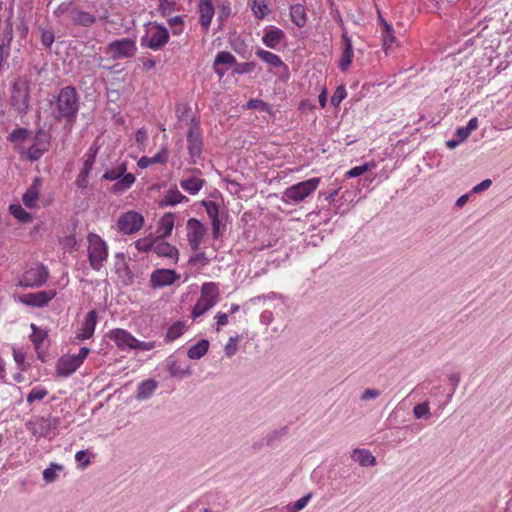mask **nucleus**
<instances>
[{"mask_svg": "<svg viewBox=\"0 0 512 512\" xmlns=\"http://www.w3.org/2000/svg\"><path fill=\"white\" fill-rule=\"evenodd\" d=\"M79 110V95L73 86L62 88L57 96L55 112L53 117L60 122L65 120L69 126H72L76 120Z\"/></svg>", "mask_w": 512, "mask_h": 512, "instance_id": "f257e3e1", "label": "nucleus"}, {"mask_svg": "<svg viewBox=\"0 0 512 512\" xmlns=\"http://www.w3.org/2000/svg\"><path fill=\"white\" fill-rule=\"evenodd\" d=\"M219 287L214 282H206L201 287V295L192 310V317L197 318L212 308L218 301Z\"/></svg>", "mask_w": 512, "mask_h": 512, "instance_id": "f03ea898", "label": "nucleus"}, {"mask_svg": "<svg viewBox=\"0 0 512 512\" xmlns=\"http://www.w3.org/2000/svg\"><path fill=\"white\" fill-rule=\"evenodd\" d=\"M87 238L89 263L94 270L99 271L108 257L107 245L97 234L90 233Z\"/></svg>", "mask_w": 512, "mask_h": 512, "instance_id": "7ed1b4c3", "label": "nucleus"}, {"mask_svg": "<svg viewBox=\"0 0 512 512\" xmlns=\"http://www.w3.org/2000/svg\"><path fill=\"white\" fill-rule=\"evenodd\" d=\"M320 178L314 177L306 181L299 182L285 189L283 197L287 201L295 203L301 202L310 196L318 187Z\"/></svg>", "mask_w": 512, "mask_h": 512, "instance_id": "20e7f679", "label": "nucleus"}, {"mask_svg": "<svg viewBox=\"0 0 512 512\" xmlns=\"http://www.w3.org/2000/svg\"><path fill=\"white\" fill-rule=\"evenodd\" d=\"M29 84L26 79H17L12 88L11 103L19 113H26L29 109Z\"/></svg>", "mask_w": 512, "mask_h": 512, "instance_id": "39448f33", "label": "nucleus"}, {"mask_svg": "<svg viewBox=\"0 0 512 512\" xmlns=\"http://www.w3.org/2000/svg\"><path fill=\"white\" fill-rule=\"evenodd\" d=\"M137 47L134 40L123 38L108 44L106 53L114 60L131 58L136 54Z\"/></svg>", "mask_w": 512, "mask_h": 512, "instance_id": "423d86ee", "label": "nucleus"}, {"mask_svg": "<svg viewBox=\"0 0 512 512\" xmlns=\"http://www.w3.org/2000/svg\"><path fill=\"white\" fill-rule=\"evenodd\" d=\"M48 272L43 265H35L27 270L21 280L20 285L24 287H39L47 280Z\"/></svg>", "mask_w": 512, "mask_h": 512, "instance_id": "0eeeda50", "label": "nucleus"}, {"mask_svg": "<svg viewBox=\"0 0 512 512\" xmlns=\"http://www.w3.org/2000/svg\"><path fill=\"white\" fill-rule=\"evenodd\" d=\"M169 40L168 30L160 25L152 26L147 33L145 45L152 50H159Z\"/></svg>", "mask_w": 512, "mask_h": 512, "instance_id": "6e6552de", "label": "nucleus"}, {"mask_svg": "<svg viewBox=\"0 0 512 512\" xmlns=\"http://www.w3.org/2000/svg\"><path fill=\"white\" fill-rule=\"evenodd\" d=\"M143 221L141 214L130 211L119 218L118 227L125 234H133L141 229Z\"/></svg>", "mask_w": 512, "mask_h": 512, "instance_id": "1a4fd4ad", "label": "nucleus"}, {"mask_svg": "<svg viewBox=\"0 0 512 512\" xmlns=\"http://www.w3.org/2000/svg\"><path fill=\"white\" fill-rule=\"evenodd\" d=\"M187 229L189 245L193 251H197L204 235L206 234V228L200 221L195 218H191L187 222Z\"/></svg>", "mask_w": 512, "mask_h": 512, "instance_id": "9d476101", "label": "nucleus"}, {"mask_svg": "<svg viewBox=\"0 0 512 512\" xmlns=\"http://www.w3.org/2000/svg\"><path fill=\"white\" fill-rule=\"evenodd\" d=\"M50 145V135L44 130H39L33 144L28 149V156L31 160H38Z\"/></svg>", "mask_w": 512, "mask_h": 512, "instance_id": "9b49d317", "label": "nucleus"}, {"mask_svg": "<svg viewBox=\"0 0 512 512\" xmlns=\"http://www.w3.org/2000/svg\"><path fill=\"white\" fill-rule=\"evenodd\" d=\"M179 275L171 269H157L150 277L151 286L154 288L163 287L173 284Z\"/></svg>", "mask_w": 512, "mask_h": 512, "instance_id": "f8f14e48", "label": "nucleus"}, {"mask_svg": "<svg viewBox=\"0 0 512 512\" xmlns=\"http://www.w3.org/2000/svg\"><path fill=\"white\" fill-rule=\"evenodd\" d=\"M187 141H188V151L192 157H198L202 153V138L200 129L197 124H192L188 135H187Z\"/></svg>", "mask_w": 512, "mask_h": 512, "instance_id": "ddd939ff", "label": "nucleus"}, {"mask_svg": "<svg viewBox=\"0 0 512 512\" xmlns=\"http://www.w3.org/2000/svg\"><path fill=\"white\" fill-rule=\"evenodd\" d=\"M80 365L81 363L78 361L75 355H64L57 362V373L60 376L67 377L74 373L80 367Z\"/></svg>", "mask_w": 512, "mask_h": 512, "instance_id": "4468645a", "label": "nucleus"}, {"mask_svg": "<svg viewBox=\"0 0 512 512\" xmlns=\"http://www.w3.org/2000/svg\"><path fill=\"white\" fill-rule=\"evenodd\" d=\"M56 295L55 291H38L36 293H29L23 296L22 302L31 305L42 307L46 305Z\"/></svg>", "mask_w": 512, "mask_h": 512, "instance_id": "2eb2a0df", "label": "nucleus"}, {"mask_svg": "<svg viewBox=\"0 0 512 512\" xmlns=\"http://www.w3.org/2000/svg\"><path fill=\"white\" fill-rule=\"evenodd\" d=\"M70 20L75 25L82 27H90L96 22V17L93 14L84 11L78 7H73L70 10Z\"/></svg>", "mask_w": 512, "mask_h": 512, "instance_id": "dca6fc26", "label": "nucleus"}, {"mask_svg": "<svg viewBox=\"0 0 512 512\" xmlns=\"http://www.w3.org/2000/svg\"><path fill=\"white\" fill-rule=\"evenodd\" d=\"M110 338L114 340L120 348H132L136 343V338L124 329H115L110 332Z\"/></svg>", "mask_w": 512, "mask_h": 512, "instance_id": "f3484780", "label": "nucleus"}, {"mask_svg": "<svg viewBox=\"0 0 512 512\" xmlns=\"http://www.w3.org/2000/svg\"><path fill=\"white\" fill-rule=\"evenodd\" d=\"M41 181L36 178L32 185L27 189V191L23 194L22 200L24 205L27 208H35L37 206V202L39 199V191H40Z\"/></svg>", "mask_w": 512, "mask_h": 512, "instance_id": "a211bd4d", "label": "nucleus"}, {"mask_svg": "<svg viewBox=\"0 0 512 512\" xmlns=\"http://www.w3.org/2000/svg\"><path fill=\"white\" fill-rule=\"evenodd\" d=\"M199 13L201 26L207 31L214 15L212 0H200Z\"/></svg>", "mask_w": 512, "mask_h": 512, "instance_id": "6ab92c4d", "label": "nucleus"}, {"mask_svg": "<svg viewBox=\"0 0 512 512\" xmlns=\"http://www.w3.org/2000/svg\"><path fill=\"white\" fill-rule=\"evenodd\" d=\"M97 323V313L95 310L90 311L82 324L81 332L78 334L77 338L81 340L89 339L95 330V326Z\"/></svg>", "mask_w": 512, "mask_h": 512, "instance_id": "aec40b11", "label": "nucleus"}, {"mask_svg": "<svg viewBox=\"0 0 512 512\" xmlns=\"http://www.w3.org/2000/svg\"><path fill=\"white\" fill-rule=\"evenodd\" d=\"M153 251L160 257L171 258L175 262L178 260L179 252L177 248L159 239L155 240Z\"/></svg>", "mask_w": 512, "mask_h": 512, "instance_id": "412c9836", "label": "nucleus"}, {"mask_svg": "<svg viewBox=\"0 0 512 512\" xmlns=\"http://www.w3.org/2000/svg\"><path fill=\"white\" fill-rule=\"evenodd\" d=\"M26 425L31 433L38 438L48 437L52 432L44 417L29 421Z\"/></svg>", "mask_w": 512, "mask_h": 512, "instance_id": "4be33fe9", "label": "nucleus"}, {"mask_svg": "<svg viewBox=\"0 0 512 512\" xmlns=\"http://www.w3.org/2000/svg\"><path fill=\"white\" fill-rule=\"evenodd\" d=\"M342 41H343V53L340 58L339 68L342 71H345L351 64L352 57H353V50H352L351 40L346 34L342 35Z\"/></svg>", "mask_w": 512, "mask_h": 512, "instance_id": "5701e85b", "label": "nucleus"}, {"mask_svg": "<svg viewBox=\"0 0 512 512\" xmlns=\"http://www.w3.org/2000/svg\"><path fill=\"white\" fill-rule=\"evenodd\" d=\"M477 127H478L477 118H472L469 120L466 127H461L459 129H457L456 135L459 138V140L458 141L450 140V149L455 148L460 142L466 140L469 137L470 133L472 131H474L475 129H477Z\"/></svg>", "mask_w": 512, "mask_h": 512, "instance_id": "b1692460", "label": "nucleus"}, {"mask_svg": "<svg viewBox=\"0 0 512 512\" xmlns=\"http://www.w3.org/2000/svg\"><path fill=\"white\" fill-rule=\"evenodd\" d=\"M284 37V32L281 29L274 28L265 33L262 40L269 48H276Z\"/></svg>", "mask_w": 512, "mask_h": 512, "instance_id": "393cba45", "label": "nucleus"}, {"mask_svg": "<svg viewBox=\"0 0 512 512\" xmlns=\"http://www.w3.org/2000/svg\"><path fill=\"white\" fill-rule=\"evenodd\" d=\"M157 387V382L153 379H148L139 384L137 388L136 398L138 400H145L149 398Z\"/></svg>", "mask_w": 512, "mask_h": 512, "instance_id": "a878e982", "label": "nucleus"}, {"mask_svg": "<svg viewBox=\"0 0 512 512\" xmlns=\"http://www.w3.org/2000/svg\"><path fill=\"white\" fill-rule=\"evenodd\" d=\"M352 458L357 461L361 466H374L376 464L375 457L365 449H355L352 453Z\"/></svg>", "mask_w": 512, "mask_h": 512, "instance_id": "bb28decb", "label": "nucleus"}, {"mask_svg": "<svg viewBox=\"0 0 512 512\" xmlns=\"http://www.w3.org/2000/svg\"><path fill=\"white\" fill-rule=\"evenodd\" d=\"M184 200H188L184 195L180 193L176 186L169 189L166 193L164 199L160 202L161 206H173L178 203H181Z\"/></svg>", "mask_w": 512, "mask_h": 512, "instance_id": "cd10ccee", "label": "nucleus"}, {"mask_svg": "<svg viewBox=\"0 0 512 512\" xmlns=\"http://www.w3.org/2000/svg\"><path fill=\"white\" fill-rule=\"evenodd\" d=\"M235 61H236L235 57L230 52H226V51L219 52L214 61L215 72L219 75V77H222L224 75L225 71L220 69L219 65H221V64L233 65L235 63Z\"/></svg>", "mask_w": 512, "mask_h": 512, "instance_id": "c85d7f7f", "label": "nucleus"}, {"mask_svg": "<svg viewBox=\"0 0 512 512\" xmlns=\"http://www.w3.org/2000/svg\"><path fill=\"white\" fill-rule=\"evenodd\" d=\"M208 349L209 341L202 339L195 345L191 346L187 354L190 359H200L207 353Z\"/></svg>", "mask_w": 512, "mask_h": 512, "instance_id": "c756f323", "label": "nucleus"}, {"mask_svg": "<svg viewBox=\"0 0 512 512\" xmlns=\"http://www.w3.org/2000/svg\"><path fill=\"white\" fill-rule=\"evenodd\" d=\"M167 157L168 156H167L166 150L162 149L160 152H158L153 157H146V156L141 157L137 164L140 168L144 169L154 163H161V164L165 163L167 161Z\"/></svg>", "mask_w": 512, "mask_h": 512, "instance_id": "7c9ffc66", "label": "nucleus"}, {"mask_svg": "<svg viewBox=\"0 0 512 512\" xmlns=\"http://www.w3.org/2000/svg\"><path fill=\"white\" fill-rule=\"evenodd\" d=\"M174 227V214L166 213L159 221L160 237L165 238L169 236Z\"/></svg>", "mask_w": 512, "mask_h": 512, "instance_id": "2f4dec72", "label": "nucleus"}, {"mask_svg": "<svg viewBox=\"0 0 512 512\" xmlns=\"http://www.w3.org/2000/svg\"><path fill=\"white\" fill-rule=\"evenodd\" d=\"M291 20L292 22L298 26L303 27L306 24V12L302 5L297 4L291 7L290 10Z\"/></svg>", "mask_w": 512, "mask_h": 512, "instance_id": "473e14b6", "label": "nucleus"}, {"mask_svg": "<svg viewBox=\"0 0 512 512\" xmlns=\"http://www.w3.org/2000/svg\"><path fill=\"white\" fill-rule=\"evenodd\" d=\"M380 22L382 24V35H383V48L385 52L388 51L391 44L395 42V36L393 34V28L390 24H388L381 16Z\"/></svg>", "mask_w": 512, "mask_h": 512, "instance_id": "72a5a7b5", "label": "nucleus"}, {"mask_svg": "<svg viewBox=\"0 0 512 512\" xmlns=\"http://www.w3.org/2000/svg\"><path fill=\"white\" fill-rule=\"evenodd\" d=\"M204 180L198 177L183 179L180 182L181 187L190 194H196L203 186Z\"/></svg>", "mask_w": 512, "mask_h": 512, "instance_id": "f704fd0d", "label": "nucleus"}, {"mask_svg": "<svg viewBox=\"0 0 512 512\" xmlns=\"http://www.w3.org/2000/svg\"><path fill=\"white\" fill-rule=\"evenodd\" d=\"M256 55L265 63L272 67H280L283 66L284 63L282 60L274 53L266 51V50H258Z\"/></svg>", "mask_w": 512, "mask_h": 512, "instance_id": "c9c22d12", "label": "nucleus"}, {"mask_svg": "<svg viewBox=\"0 0 512 512\" xmlns=\"http://www.w3.org/2000/svg\"><path fill=\"white\" fill-rule=\"evenodd\" d=\"M9 211L16 219L22 223L31 222L33 219L32 215L26 212L19 204L10 205Z\"/></svg>", "mask_w": 512, "mask_h": 512, "instance_id": "e433bc0d", "label": "nucleus"}, {"mask_svg": "<svg viewBox=\"0 0 512 512\" xmlns=\"http://www.w3.org/2000/svg\"><path fill=\"white\" fill-rule=\"evenodd\" d=\"M135 181V177L131 173L123 174L119 180L113 185L114 192H122L127 190Z\"/></svg>", "mask_w": 512, "mask_h": 512, "instance_id": "4c0bfd02", "label": "nucleus"}, {"mask_svg": "<svg viewBox=\"0 0 512 512\" xmlns=\"http://www.w3.org/2000/svg\"><path fill=\"white\" fill-rule=\"evenodd\" d=\"M31 328L33 330V333L30 336V338L31 341L34 343L36 350H38L43 341L48 337V332L46 330L37 328L35 324H31Z\"/></svg>", "mask_w": 512, "mask_h": 512, "instance_id": "58836bf2", "label": "nucleus"}, {"mask_svg": "<svg viewBox=\"0 0 512 512\" xmlns=\"http://www.w3.org/2000/svg\"><path fill=\"white\" fill-rule=\"evenodd\" d=\"M61 470H63L62 465L51 463L50 466L43 471V479L46 483H52L57 479L56 472Z\"/></svg>", "mask_w": 512, "mask_h": 512, "instance_id": "ea45409f", "label": "nucleus"}, {"mask_svg": "<svg viewBox=\"0 0 512 512\" xmlns=\"http://www.w3.org/2000/svg\"><path fill=\"white\" fill-rule=\"evenodd\" d=\"M252 10L258 19L264 18L269 12L268 6L263 0H254Z\"/></svg>", "mask_w": 512, "mask_h": 512, "instance_id": "a19ab883", "label": "nucleus"}, {"mask_svg": "<svg viewBox=\"0 0 512 512\" xmlns=\"http://www.w3.org/2000/svg\"><path fill=\"white\" fill-rule=\"evenodd\" d=\"M184 331V324L182 322H176L171 325L167 331L166 338L169 341H173L182 335Z\"/></svg>", "mask_w": 512, "mask_h": 512, "instance_id": "79ce46f5", "label": "nucleus"}, {"mask_svg": "<svg viewBox=\"0 0 512 512\" xmlns=\"http://www.w3.org/2000/svg\"><path fill=\"white\" fill-rule=\"evenodd\" d=\"M48 394L45 388H33L27 395V402L32 404L36 400H42Z\"/></svg>", "mask_w": 512, "mask_h": 512, "instance_id": "37998d69", "label": "nucleus"}, {"mask_svg": "<svg viewBox=\"0 0 512 512\" xmlns=\"http://www.w3.org/2000/svg\"><path fill=\"white\" fill-rule=\"evenodd\" d=\"M346 97V90L344 86H338L334 94L331 97V104L334 107H338L342 100Z\"/></svg>", "mask_w": 512, "mask_h": 512, "instance_id": "c03bdc74", "label": "nucleus"}, {"mask_svg": "<svg viewBox=\"0 0 512 512\" xmlns=\"http://www.w3.org/2000/svg\"><path fill=\"white\" fill-rule=\"evenodd\" d=\"M154 244H155V240L150 241L147 239H139L135 242L136 248L142 252H148L150 250H154Z\"/></svg>", "mask_w": 512, "mask_h": 512, "instance_id": "a18cd8bd", "label": "nucleus"}, {"mask_svg": "<svg viewBox=\"0 0 512 512\" xmlns=\"http://www.w3.org/2000/svg\"><path fill=\"white\" fill-rule=\"evenodd\" d=\"M209 262V259L207 258V256L205 255L204 252H197L194 256H192L189 260V263L190 264H193V265H197L199 264L200 266H205L207 265Z\"/></svg>", "mask_w": 512, "mask_h": 512, "instance_id": "49530a36", "label": "nucleus"}, {"mask_svg": "<svg viewBox=\"0 0 512 512\" xmlns=\"http://www.w3.org/2000/svg\"><path fill=\"white\" fill-rule=\"evenodd\" d=\"M369 169H370V165L368 163H365L361 166H356V167H353L352 169H350L347 172V176L350 178L358 177V176L364 174Z\"/></svg>", "mask_w": 512, "mask_h": 512, "instance_id": "de8ad7c7", "label": "nucleus"}, {"mask_svg": "<svg viewBox=\"0 0 512 512\" xmlns=\"http://www.w3.org/2000/svg\"><path fill=\"white\" fill-rule=\"evenodd\" d=\"M203 204L206 208V212H207L208 216L210 217L211 221L219 219L218 218V207L214 202H212V201L203 202Z\"/></svg>", "mask_w": 512, "mask_h": 512, "instance_id": "09e8293b", "label": "nucleus"}, {"mask_svg": "<svg viewBox=\"0 0 512 512\" xmlns=\"http://www.w3.org/2000/svg\"><path fill=\"white\" fill-rule=\"evenodd\" d=\"M413 412L416 418H425L429 415V407L425 403H420L414 407Z\"/></svg>", "mask_w": 512, "mask_h": 512, "instance_id": "8fccbe9b", "label": "nucleus"}, {"mask_svg": "<svg viewBox=\"0 0 512 512\" xmlns=\"http://www.w3.org/2000/svg\"><path fill=\"white\" fill-rule=\"evenodd\" d=\"M125 170H126L125 166H121L119 168V170L107 171L103 175V178L106 180H110V181L119 180V178L124 174Z\"/></svg>", "mask_w": 512, "mask_h": 512, "instance_id": "3c124183", "label": "nucleus"}, {"mask_svg": "<svg viewBox=\"0 0 512 512\" xmlns=\"http://www.w3.org/2000/svg\"><path fill=\"white\" fill-rule=\"evenodd\" d=\"M76 238L74 235H67L64 238L60 240V244L63 246L66 250H72L76 246Z\"/></svg>", "mask_w": 512, "mask_h": 512, "instance_id": "603ef678", "label": "nucleus"}, {"mask_svg": "<svg viewBox=\"0 0 512 512\" xmlns=\"http://www.w3.org/2000/svg\"><path fill=\"white\" fill-rule=\"evenodd\" d=\"M170 374L174 377H184L191 372L189 369H180L176 363H172L169 367Z\"/></svg>", "mask_w": 512, "mask_h": 512, "instance_id": "864d4df0", "label": "nucleus"}, {"mask_svg": "<svg viewBox=\"0 0 512 512\" xmlns=\"http://www.w3.org/2000/svg\"><path fill=\"white\" fill-rule=\"evenodd\" d=\"M41 42L45 47H47V48L51 47V45L54 42V33L49 30L42 31Z\"/></svg>", "mask_w": 512, "mask_h": 512, "instance_id": "5fc2aeb1", "label": "nucleus"}, {"mask_svg": "<svg viewBox=\"0 0 512 512\" xmlns=\"http://www.w3.org/2000/svg\"><path fill=\"white\" fill-rule=\"evenodd\" d=\"M95 157H96V150L90 149V152L87 154V158L84 162L82 170L90 173L92 166L95 162Z\"/></svg>", "mask_w": 512, "mask_h": 512, "instance_id": "6e6d98bb", "label": "nucleus"}, {"mask_svg": "<svg viewBox=\"0 0 512 512\" xmlns=\"http://www.w3.org/2000/svg\"><path fill=\"white\" fill-rule=\"evenodd\" d=\"M237 337H230L228 343L225 345V353L228 357L233 356L237 351Z\"/></svg>", "mask_w": 512, "mask_h": 512, "instance_id": "4d7b16f0", "label": "nucleus"}, {"mask_svg": "<svg viewBox=\"0 0 512 512\" xmlns=\"http://www.w3.org/2000/svg\"><path fill=\"white\" fill-rule=\"evenodd\" d=\"M218 9H219L220 20L223 21L229 17L231 9H230V4L228 2H222L221 4H219Z\"/></svg>", "mask_w": 512, "mask_h": 512, "instance_id": "13d9d810", "label": "nucleus"}, {"mask_svg": "<svg viewBox=\"0 0 512 512\" xmlns=\"http://www.w3.org/2000/svg\"><path fill=\"white\" fill-rule=\"evenodd\" d=\"M89 172L81 170L76 179V184L79 188H86L88 186Z\"/></svg>", "mask_w": 512, "mask_h": 512, "instance_id": "bf43d9fd", "label": "nucleus"}, {"mask_svg": "<svg viewBox=\"0 0 512 512\" xmlns=\"http://www.w3.org/2000/svg\"><path fill=\"white\" fill-rule=\"evenodd\" d=\"M28 131L26 129H17L10 134L12 141H21L28 137Z\"/></svg>", "mask_w": 512, "mask_h": 512, "instance_id": "052dcab7", "label": "nucleus"}, {"mask_svg": "<svg viewBox=\"0 0 512 512\" xmlns=\"http://www.w3.org/2000/svg\"><path fill=\"white\" fill-rule=\"evenodd\" d=\"M310 497H311V494H307V495L303 496L302 498L298 499L293 504V512H298V511L302 510L307 505Z\"/></svg>", "mask_w": 512, "mask_h": 512, "instance_id": "680f3d73", "label": "nucleus"}, {"mask_svg": "<svg viewBox=\"0 0 512 512\" xmlns=\"http://www.w3.org/2000/svg\"><path fill=\"white\" fill-rule=\"evenodd\" d=\"M491 185H492V181L490 179H485L472 188V193H476V194L481 193V192L487 190Z\"/></svg>", "mask_w": 512, "mask_h": 512, "instance_id": "e2e57ef3", "label": "nucleus"}, {"mask_svg": "<svg viewBox=\"0 0 512 512\" xmlns=\"http://www.w3.org/2000/svg\"><path fill=\"white\" fill-rule=\"evenodd\" d=\"M154 347H155L154 342H142V341H138L136 339V343L132 346L131 349H140V350L148 351V350L153 349Z\"/></svg>", "mask_w": 512, "mask_h": 512, "instance_id": "0e129e2a", "label": "nucleus"}, {"mask_svg": "<svg viewBox=\"0 0 512 512\" xmlns=\"http://www.w3.org/2000/svg\"><path fill=\"white\" fill-rule=\"evenodd\" d=\"M72 3H62L61 5H59L55 11H54V14L56 16H61L65 13H69L70 14V10L72 9Z\"/></svg>", "mask_w": 512, "mask_h": 512, "instance_id": "69168bd1", "label": "nucleus"}, {"mask_svg": "<svg viewBox=\"0 0 512 512\" xmlns=\"http://www.w3.org/2000/svg\"><path fill=\"white\" fill-rule=\"evenodd\" d=\"M379 391L375 389H366L363 394L361 395V400L366 401L371 398H376L379 396Z\"/></svg>", "mask_w": 512, "mask_h": 512, "instance_id": "338daca9", "label": "nucleus"}, {"mask_svg": "<svg viewBox=\"0 0 512 512\" xmlns=\"http://www.w3.org/2000/svg\"><path fill=\"white\" fill-rule=\"evenodd\" d=\"M75 459L81 462L82 467H87L90 464V460L86 459V452L84 450L78 451L75 455Z\"/></svg>", "mask_w": 512, "mask_h": 512, "instance_id": "774afa93", "label": "nucleus"}]
</instances>
